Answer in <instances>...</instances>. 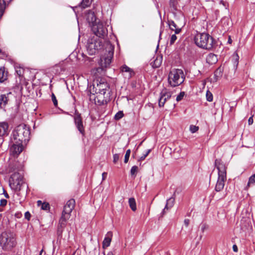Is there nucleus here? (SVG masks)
Returning <instances> with one entry per match:
<instances>
[{
  "mask_svg": "<svg viewBox=\"0 0 255 255\" xmlns=\"http://www.w3.org/2000/svg\"><path fill=\"white\" fill-rule=\"evenodd\" d=\"M30 135V128L25 124H20L13 130L10 140L14 143L20 142L26 145L29 140Z\"/></svg>",
  "mask_w": 255,
  "mask_h": 255,
  "instance_id": "f257e3e1",
  "label": "nucleus"
},
{
  "mask_svg": "<svg viewBox=\"0 0 255 255\" xmlns=\"http://www.w3.org/2000/svg\"><path fill=\"white\" fill-rule=\"evenodd\" d=\"M17 245L16 235L10 229H6L0 235V246L4 251H10Z\"/></svg>",
  "mask_w": 255,
  "mask_h": 255,
  "instance_id": "f03ea898",
  "label": "nucleus"
},
{
  "mask_svg": "<svg viewBox=\"0 0 255 255\" xmlns=\"http://www.w3.org/2000/svg\"><path fill=\"white\" fill-rule=\"evenodd\" d=\"M215 166L218 170V177L215 190L216 192H220L223 189L225 182L227 180V167L222 160L220 159L215 160Z\"/></svg>",
  "mask_w": 255,
  "mask_h": 255,
  "instance_id": "7ed1b4c3",
  "label": "nucleus"
},
{
  "mask_svg": "<svg viewBox=\"0 0 255 255\" xmlns=\"http://www.w3.org/2000/svg\"><path fill=\"white\" fill-rule=\"evenodd\" d=\"M196 45L200 48L211 50L215 44L213 38L207 33L197 34L194 38Z\"/></svg>",
  "mask_w": 255,
  "mask_h": 255,
  "instance_id": "20e7f679",
  "label": "nucleus"
},
{
  "mask_svg": "<svg viewBox=\"0 0 255 255\" xmlns=\"http://www.w3.org/2000/svg\"><path fill=\"white\" fill-rule=\"evenodd\" d=\"M184 74L181 69H173L168 74V82L172 87L179 86L184 82Z\"/></svg>",
  "mask_w": 255,
  "mask_h": 255,
  "instance_id": "39448f33",
  "label": "nucleus"
},
{
  "mask_svg": "<svg viewBox=\"0 0 255 255\" xmlns=\"http://www.w3.org/2000/svg\"><path fill=\"white\" fill-rule=\"evenodd\" d=\"M114 47L110 44H107L106 53L101 56L99 64L100 67L97 69L103 70L109 67L111 63L114 55Z\"/></svg>",
  "mask_w": 255,
  "mask_h": 255,
  "instance_id": "423d86ee",
  "label": "nucleus"
},
{
  "mask_svg": "<svg viewBox=\"0 0 255 255\" xmlns=\"http://www.w3.org/2000/svg\"><path fill=\"white\" fill-rule=\"evenodd\" d=\"M24 184L23 176L20 173L15 172L12 173L9 179V185L14 191H20Z\"/></svg>",
  "mask_w": 255,
  "mask_h": 255,
  "instance_id": "0eeeda50",
  "label": "nucleus"
},
{
  "mask_svg": "<svg viewBox=\"0 0 255 255\" xmlns=\"http://www.w3.org/2000/svg\"><path fill=\"white\" fill-rule=\"evenodd\" d=\"M103 46L102 39L93 37L88 40L87 50L89 55H93L96 54Z\"/></svg>",
  "mask_w": 255,
  "mask_h": 255,
  "instance_id": "6e6552de",
  "label": "nucleus"
},
{
  "mask_svg": "<svg viewBox=\"0 0 255 255\" xmlns=\"http://www.w3.org/2000/svg\"><path fill=\"white\" fill-rule=\"evenodd\" d=\"M74 119V124L76 128L82 134V137L85 136V126L83 121V118L80 113L77 110H75L74 115L72 116Z\"/></svg>",
  "mask_w": 255,
  "mask_h": 255,
  "instance_id": "1a4fd4ad",
  "label": "nucleus"
},
{
  "mask_svg": "<svg viewBox=\"0 0 255 255\" xmlns=\"http://www.w3.org/2000/svg\"><path fill=\"white\" fill-rule=\"evenodd\" d=\"M92 94V92H91ZM93 95L95 94L96 96L94 97V101L96 105L98 106H102L107 104L110 100L109 93H93Z\"/></svg>",
  "mask_w": 255,
  "mask_h": 255,
  "instance_id": "9d476101",
  "label": "nucleus"
},
{
  "mask_svg": "<svg viewBox=\"0 0 255 255\" xmlns=\"http://www.w3.org/2000/svg\"><path fill=\"white\" fill-rule=\"evenodd\" d=\"M92 29L94 34L99 37L98 38H104L107 35L108 30L101 23H98L95 25L93 24Z\"/></svg>",
  "mask_w": 255,
  "mask_h": 255,
  "instance_id": "9b49d317",
  "label": "nucleus"
},
{
  "mask_svg": "<svg viewBox=\"0 0 255 255\" xmlns=\"http://www.w3.org/2000/svg\"><path fill=\"white\" fill-rule=\"evenodd\" d=\"M11 146L9 148L10 154L14 157L17 156L23 151L24 146L26 145L20 142L14 143L11 141Z\"/></svg>",
  "mask_w": 255,
  "mask_h": 255,
  "instance_id": "f8f14e48",
  "label": "nucleus"
},
{
  "mask_svg": "<svg viewBox=\"0 0 255 255\" xmlns=\"http://www.w3.org/2000/svg\"><path fill=\"white\" fill-rule=\"evenodd\" d=\"M110 88L109 85L107 82H100L97 83V85H94L92 92L93 93H107V91L109 90Z\"/></svg>",
  "mask_w": 255,
  "mask_h": 255,
  "instance_id": "ddd939ff",
  "label": "nucleus"
},
{
  "mask_svg": "<svg viewBox=\"0 0 255 255\" xmlns=\"http://www.w3.org/2000/svg\"><path fill=\"white\" fill-rule=\"evenodd\" d=\"M69 219V217H68V215L65 216L64 215H62L57 227V234L58 237H62L63 231L66 226L67 221Z\"/></svg>",
  "mask_w": 255,
  "mask_h": 255,
  "instance_id": "4468645a",
  "label": "nucleus"
},
{
  "mask_svg": "<svg viewBox=\"0 0 255 255\" xmlns=\"http://www.w3.org/2000/svg\"><path fill=\"white\" fill-rule=\"evenodd\" d=\"M75 201L74 199H71L68 200L66 205L64 206L63 210L62 215H64L65 216L68 215L70 218L71 213L75 207Z\"/></svg>",
  "mask_w": 255,
  "mask_h": 255,
  "instance_id": "2eb2a0df",
  "label": "nucleus"
},
{
  "mask_svg": "<svg viewBox=\"0 0 255 255\" xmlns=\"http://www.w3.org/2000/svg\"><path fill=\"white\" fill-rule=\"evenodd\" d=\"M171 97V93L167 92L166 89L163 90L160 93V97L158 100V106L163 107L166 101Z\"/></svg>",
  "mask_w": 255,
  "mask_h": 255,
  "instance_id": "dca6fc26",
  "label": "nucleus"
},
{
  "mask_svg": "<svg viewBox=\"0 0 255 255\" xmlns=\"http://www.w3.org/2000/svg\"><path fill=\"white\" fill-rule=\"evenodd\" d=\"M11 95V92L0 95V109H3L5 108L10 100V96Z\"/></svg>",
  "mask_w": 255,
  "mask_h": 255,
  "instance_id": "f3484780",
  "label": "nucleus"
},
{
  "mask_svg": "<svg viewBox=\"0 0 255 255\" xmlns=\"http://www.w3.org/2000/svg\"><path fill=\"white\" fill-rule=\"evenodd\" d=\"M175 192L174 193L172 196L167 200L166 204L164 209L162 211V214H164L165 212V210H168L171 209L174 205L175 202Z\"/></svg>",
  "mask_w": 255,
  "mask_h": 255,
  "instance_id": "a211bd4d",
  "label": "nucleus"
},
{
  "mask_svg": "<svg viewBox=\"0 0 255 255\" xmlns=\"http://www.w3.org/2000/svg\"><path fill=\"white\" fill-rule=\"evenodd\" d=\"M167 23L170 29L172 31H174L175 34H178L181 32V29L180 28L177 27V25L173 20H168Z\"/></svg>",
  "mask_w": 255,
  "mask_h": 255,
  "instance_id": "6ab92c4d",
  "label": "nucleus"
},
{
  "mask_svg": "<svg viewBox=\"0 0 255 255\" xmlns=\"http://www.w3.org/2000/svg\"><path fill=\"white\" fill-rule=\"evenodd\" d=\"M218 61L217 56L213 53L209 54L206 57V62L210 65L215 64Z\"/></svg>",
  "mask_w": 255,
  "mask_h": 255,
  "instance_id": "aec40b11",
  "label": "nucleus"
},
{
  "mask_svg": "<svg viewBox=\"0 0 255 255\" xmlns=\"http://www.w3.org/2000/svg\"><path fill=\"white\" fill-rule=\"evenodd\" d=\"M107 236L106 237L103 242V247L104 248H107L110 246L111 242L112 240L111 237L112 236V233L111 232H109L107 233Z\"/></svg>",
  "mask_w": 255,
  "mask_h": 255,
  "instance_id": "412c9836",
  "label": "nucleus"
},
{
  "mask_svg": "<svg viewBox=\"0 0 255 255\" xmlns=\"http://www.w3.org/2000/svg\"><path fill=\"white\" fill-rule=\"evenodd\" d=\"M7 71H5L4 67L0 68V83L4 82L7 79Z\"/></svg>",
  "mask_w": 255,
  "mask_h": 255,
  "instance_id": "4be33fe9",
  "label": "nucleus"
},
{
  "mask_svg": "<svg viewBox=\"0 0 255 255\" xmlns=\"http://www.w3.org/2000/svg\"><path fill=\"white\" fill-rule=\"evenodd\" d=\"M8 128V125L5 122L0 123V136H2L6 134Z\"/></svg>",
  "mask_w": 255,
  "mask_h": 255,
  "instance_id": "5701e85b",
  "label": "nucleus"
},
{
  "mask_svg": "<svg viewBox=\"0 0 255 255\" xmlns=\"http://www.w3.org/2000/svg\"><path fill=\"white\" fill-rule=\"evenodd\" d=\"M18 163L16 162H10L8 165V171L9 172H16Z\"/></svg>",
  "mask_w": 255,
  "mask_h": 255,
  "instance_id": "b1692460",
  "label": "nucleus"
},
{
  "mask_svg": "<svg viewBox=\"0 0 255 255\" xmlns=\"http://www.w3.org/2000/svg\"><path fill=\"white\" fill-rule=\"evenodd\" d=\"M121 70L123 72H125L129 73V78L132 77L134 75V71L126 65H124L121 67Z\"/></svg>",
  "mask_w": 255,
  "mask_h": 255,
  "instance_id": "393cba45",
  "label": "nucleus"
},
{
  "mask_svg": "<svg viewBox=\"0 0 255 255\" xmlns=\"http://www.w3.org/2000/svg\"><path fill=\"white\" fill-rule=\"evenodd\" d=\"M128 204L130 208L133 211H136V205L135 199L134 198H130L128 199Z\"/></svg>",
  "mask_w": 255,
  "mask_h": 255,
  "instance_id": "a878e982",
  "label": "nucleus"
},
{
  "mask_svg": "<svg viewBox=\"0 0 255 255\" xmlns=\"http://www.w3.org/2000/svg\"><path fill=\"white\" fill-rule=\"evenodd\" d=\"M87 20L89 23H94L96 21V17L94 12H90L88 14Z\"/></svg>",
  "mask_w": 255,
  "mask_h": 255,
  "instance_id": "bb28decb",
  "label": "nucleus"
},
{
  "mask_svg": "<svg viewBox=\"0 0 255 255\" xmlns=\"http://www.w3.org/2000/svg\"><path fill=\"white\" fill-rule=\"evenodd\" d=\"M92 0H83L80 3L79 6L81 7L82 8H85L91 5Z\"/></svg>",
  "mask_w": 255,
  "mask_h": 255,
  "instance_id": "cd10ccee",
  "label": "nucleus"
},
{
  "mask_svg": "<svg viewBox=\"0 0 255 255\" xmlns=\"http://www.w3.org/2000/svg\"><path fill=\"white\" fill-rule=\"evenodd\" d=\"M5 7L6 3L4 2V0H0V19L3 14Z\"/></svg>",
  "mask_w": 255,
  "mask_h": 255,
  "instance_id": "c85d7f7f",
  "label": "nucleus"
},
{
  "mask_svg": "<svg viewBox=\"0 0 255 255\" xmlns=\"http://www.w3.org/2000/svg\"><path fill=\"white\" fill-rule=\"evenodd\" d=\"M161 62H162V60L160 58V59L156 58L153 61V65H152L153 67L158 68L161 65Z\"/></svg>",
  "mask_w": 255,
  "mask_h": 255,
  "instance_id": "c756f323",
  "label": "nucleus"
},
{
  "mask_svg": "<svg viewBox=\"0 0 255 255\" xmlns=\"http://www.w3.org/2000/svg\"><path fill=\"white\" fill-rule=\"evenodd\" d=\"M124 116L123 111H119L117 114L115 115L114 119L116 121H118L122 119Z\"/></svg>",
  "mask_w": 255,
  "mask_h": 255,
  "instance_id": "7c9ffc66",
  "label": "nucleus"
},
{
  "mask_svg": "<svg viewBox=\"0 0 255 255\" xmlns=\"http://www.w3.org/2000/svg\"><path fill=\"white\" fill-rule=\"evenodd\" d=\"M222 76V72L221 70L219 68L217 69L214 72V77L216 80H217L219 77H220Z\"/></svg>",
  "mask_w": 255,
  "mask_h": 255,
  "instance_id": "2f4dec72",
  "label": "nucleus"
},
{
  "mask_svg": "<svg viewBox=\"0 0 255 255\" xmlns=\"http://www.w3.org/2000/svg\"><path fill=\"white\" fill-rule=\"evenodd\" d=\"M255 184V173L252 175L249 179L248 183V186H249L251 184Z\"/></svg>",
  "mask_w": 255,
  "mask_h": 255,
  "instance_id": "473e14b6",
  "label": "nucleus"
},
{
  "mask_svg": "<svg viewBox=\"0 0 255 255\" xmlns=\"http://www.w3.org/2000/svg\"><path fill=\"white\" fill-rule=\"evenodd\" d=\"M0 212H2L3 211L2 207L7 204V201L6 199H2L0 200Z\"/></svg>",
  "mask_w": 255,
  "mask_h": 255,
  "instance_id": "72a5a7b5",
  "label": "nucleus"
},
{
  "mask_svg": "<svg viewBox=\"0 0 255 255\" xmlns=\"http://www.w3.org/2000/svg\"><path fill=\"white\" fill-rule=\"evenodd\" d=\"M151 149H148L145 154H143L139 158V159H138V161H142V160H143L149 154V153L151 152Z\"/></svg>",
  "mask_w": 255,
  "mask_h": 255,
  "instance_id": "f704fd0d",
  "label": "nucleus"
},
{
  "mask_svg": "<svg viewBox=\"0 0 255 255\" xmlns=\"http://www.w3.org/2000/svg\"><path fill=\"white\" fill-rule=\"evenodd\" d=\"M138 167L137 166H133L130 169V174L131 175H135L137 172Z\"/></svg>",
  "mask_w": 255,
  "mask_h": 255,
  "instance_id": "c9c22d12",
  "label": "nucleus"
},
{
  "mask_svg": "<svg viewBox=\"0 0 255 255\" xmlns=\"http://www.w3.org/2000/svg\"><path fill=\"white\" fill-rule=\"evenodd\" d=\"M206 98L209 102L213 101V95L209 91H207L206 92Z\"/></svg>",
  "mask_w": 255,
  "mask_h": 255,
  "instance_id": "e433bc0d",
  "label": "nucleus"
},
{
  "mask_svg": "<svg viewBox=\"0 0 255 255\" xmlns=\"http://www.w3.org/2000/svg\"><path fill=\"white\" fill-rule=\"evenodd\" d=\"M185 95V93L184 92H181L179 95H177V97H176V101L177 102H179L181 100H182L183 98V97H184Z\"/></svg>",
  "mask_w": 255,
  "mask_h": 255,
  "instance_id": "4c0bfd02",
  "label": "nucleus"
},
{
  "mask_svg": "<svg viewBox=\"0 0 255 255\" xmlns=\"http://www.w3.org/2000/svg\"><path fill=\"white\" fill-rule=\"evenodd\" d=\"M130 152L131 151H130V149H128L127 150L125 156V160H124L125 163H127L128 162L129 157V156L130 154Z\"/></svg>",
  "mask_w": 255,
  "mask_h": 255,
  "instance_id": "58836bf2",
  "label": "nucleus"
},
{
  "mask_svg": "<svg viewBox=\"0 0 255 255\" xmlns=\"http://www.w3.org/2000/svg\"><path fill=\"white\" fill-rule=\"evenodd\" d=\"M51 99L53 103V104L55 107H57L58 106V102L56 99V97L54 93H52L51 94Z\"/></svg>",
  "mask_w": 255,
  "mask_h": 255,
  "instance_id": "ea45409f",
  "label": "nucleus"
},
{
  "mask_svg": "<svg viewBox=\"0 0 255 255\" xmlns=\"http://www.w3.org/2000/svg\"><path fill=\"white\" fill-rule=\"evenodd\" d=\"M199 129V127L194 125H191L190 127V130L192 133H195Z\"/></svg>",
  "mask_w": 255,
  "mask_h": 255,
  "instance_id": "a19ab883",
  "label": "nucleus"
},
{
  "mask_svg": "<svg viewBox=\"0 0 255 255\" xmlns=\"http://www.w3.org/2000/svg\"><path fill=\"white\" fill-rule=\"evenodd\" d=\"M176 39H177V36L176 35V34L175 33L174 34H172L170 37V45L173 44Z\"/></svg>",
  "mask_w": 255,
  "mask_h": 255,
  "instance_id": "79ce46f5",
  "label": "nucleus"
},
{
  "mask_svg": "<svg viewBox=\"0 0 255 255\" xmlns=\"http://www.w3.org/2000/svg\"><path fill=\"white\" fill-rule=\"evenodd\" d=\"M41 208L44 210H47L49 209V204L48 203L44 202L41 207Z\"/></svg>",
  "mask_w": 255,
  "mask_h": 255,
  "instance_id": "37998d69",
  "label": "nucleus"
},
{
  "mask_svg": "<svg viewBox=\"0 0 255 255\" xmlns=\"http://www.w3.org/2000/svg\"><path fill=\"white\" fill-rule=\"evenodd\" d=\"M169 4L171 7L175 8L177 4V0H170Z\"/></svg>",
  "mask_w": 255,
  "mask_h": 255,
  "instance_id": "c03bdc74",
  "label": "nucleus"
},
{
  "mask_svg": "<svg viewBox=\"0 0 255 255\" xmlns=\"http://www.w3.org/2000/svg\"><path fill=\"white\" fill-rule=\"evenodd\" d=\"M119 158H120V155L119 154H114L113 155V162L115 163H116L119 160Z\"/></svg>",
  "mask_w": 255,
  "mask_h": 255,
  "instance_id": "a18cd8bd",
  "label": "nucleus"
},
{
  "mask_svg": "<svg viewBox=\"0 0 255 255\" xmlns=\"http://www.w3.org/2000/svg\"><path fill=\"white\" fill-rule=\"evenodd\" d=\"M24 217L26 219L29 220L31 217V215L28 211H27L25 213Z\"/></svg>",
  "mask_w": 255,
  "mask_h": 255,
  "instance_id": "49530a36",
  "label": "nucleus"
},
{
  "mask_svg": "<svg viewBox=\"0 0 255 255\" xmlns=\"http://www.w3.org/2000/svg\"><path fill=\"white\" fill-rule=\"evenodd\" d=\"M3 194L6 198L8 199L9 198L8 194H7L6 191L3 188Z\"/></svg>",
  "mask_w": 255,
  "mask_h": 255,
  "instance_id": "de8ad7c7",
  "label": "nucleus"
},
{
  "mask_svg": "<svg viewBox=\"0 0 255 255\" xmlns=\"http://www.w3.org/2000/svg\"><path fill=\"white\" fill-rule=\"evenodd\" d=\"M184 223L186 227H188L190 223V220L188 219H186L184 220Z\"/></svg>",
  "mask_w": 255,
  "mask_h": 255,
  "instance_id": "09e8293b",
  "label": "nucleus"
},
{
  "mask_svg": "<svg viewBox=\"0 0 255 255\" xmlns=\"http://www.w3.org/2000/svg\"><path fill=\"white\" fill-rule=\"evenodd\" d=\"M248 123H249V125H251L253 124V118L252 117H250L249 119V120H248Z\"/></svg>",
  "mask_w": 255,
  "mask_h": 255,
  "instance_id": "8fccbe9b",
  "label": "nucleus"
},
{
  "mask_svg": "<svg viewBox=\"0 0 255 255\" xmlns=\"http://www.w3.org/2000/svg\"><path fill=\"white\" fill-rule=\"evenodd\" d=\"M233 250L234 252H237L238 251V247L236 245H234L233 246Z\"/></svg>",
  "mask_w": 255,
  "mask_h": 255,
  "instance_id": "3c124183",
  "label": "nucleus"
},
{
  "mask_svg": "<svg viewBox=\"0 0 255 255\" xmlns=\"http://www.w3.org/2000/svg\"><path fill=\"white\" fill-rule=\"evenodd\" d=\"M107 176V172H103L102 173V179H103V180H105Z\"/></svg>",
  "mask_w": 255,
  "mask_h": 255,
  "instance_id": "603ef678",
  "label": "nucleus"
},
{
  "mask_svg": "<svg viewBox=\"0 0 255 255\" xmlns=\"http://www.w3.org/2000/svg\"><path fill=\"white\" fill-rule=\"evenodd\" d=\"M21 214L20 213L17 212L15 214V217L17 218H19L21 216Z\"/></svg>",
  "mask_w": 255,
  "mask_h": 255,
  "instance_id": "864d4df0",
  "label": "nucleus"
},
{
  "mask_svg": "<svg viewBox=\"0 0 255 255\" xmlns=\"http://www.w3.org/2000/svg\"><path fill=\"white\" fill-rule=\"evenodd\" d=\"M43 203H42V201H40V200H38V201H37V205H38V206H41V205H42V204Z\"/></svg>",
  "mask_w": 255,
  "mask_h": 255,
  "instance_id": "5fc2aeb1",
  "label": "nucleus"
},
{
  "mask_svg": "<svg viewBox=\"0 0 255 255\" xmlns=\"http://www.w3.org/2000/svg\"><path fill=\"white\" fill-rule=\"evenodd\" d=\"M16 73H17V74L19 76H20L21 75V70H16Z\"/></svg>",
  "mask_w": 255,
  "mask_h": 255,
  "instance_id": "6e6d98bb",
  "label": "nucleus"
},
{
  "mask_svg": "<svg viewBox=\"0 0 255 255\" xmlns=\"http://www.w3.org/2000/svg\"><path fill=\"white\" fill-rule=\"evenodd\" d=\"M228 43H232V40L231 38V37H230V36L229 37L228 41Z\"/></svg>",
  "mask_w": 255,
  "mask_h": 255,
  "instance_id": "4d7b16f0",
  "label": "nucleus"
},
{
  "mask_svg": "<svg viewBox=\"0 0 255 255\" xmlns=\"http://www.w3.org/2000/svg\"><path fill=\"white\" fill-rule=\"evenodd\" d=\"M107 255H114V254L112 252H110L107 254Z\"/></svg>",
  "mask_w": 255,
  "mask_h": 255,
  "instance_id": "13d9d810",
  "label": "nucleus"
},
{
  "mask_svg": "<svg viewBox=\"0 0 255 255\" xmlns=\"http://www.w3.org/2000/svg\"><path fill=\"white\" fill-rule=\"evenodd\" d=\"M161 33H162V31H160V34H159V38L160 39V37H161Z\"/></svg>",
  "mask_w": 255,
  "mask_h": 255,
  "instance_id": "bf43d9fd",
  "label": "nucleus"
},
{
  "mask_svg": "<svg viewBox=\"0 0 255 255\" xmlns=\"http://www.w3.org/2000/svg\"><path fill=\"white\" fill-rule=\"evenodd\" d=\"M42 252H43V250H42L41 251V252H40V253L39 255H41V254H42Z\"/></svg>",
  "mask_w": 255,
  "mask_h": 255,
  "instance_id": "052dcab7",
  "label": "nucleus"
},
{
  "mask_svg": "<svg viewBox=\"0 0 255 255\" xmlns=\"http://www.w3.org/2000/svg\"><path fill=\"white\" fill-rule=\"evenodd\" d=\"M142 141L140 143L139 145H141L142 144Z\"/></svg>",
  "mask_w": 255,
  "mask_h": 255,
  "instance_id": "680f3d73",
  "label": "nucleus"
}]
</instances>
